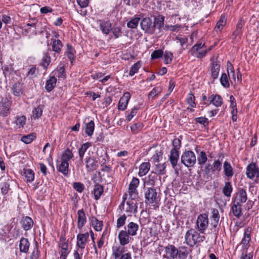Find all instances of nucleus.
<instances>
[{
    "instance_id": "f257e3e1",
    "label": "nucleus",
    "mask_w": 259,
    "mask_h": 259,
    "mask_svg": "<svg viewBox=\"0 0 259 259\" xmlns=\"http://www.w3.org/2000/svg\"><path fill=\"white\" fill-rule=\"evenodd\" d=\"M164 249L165 254L163 255V257L167 259H175L177 257L179 259H186L188 254L185 246H180L177 248L174 245L168 244L164 247Z\"/></svg>"
},
{
    "instance_id": "f03ea898",
    "label": "nucleus",
    "mask_w": 259,
    "mask_h": 259,
    "mask_svg": "<svg viewBox=\"0 0 259 259\" xmlns=\"http://www.w3.org/2000/svg\"><path fill=\"white\" fill-rule=\"evenodd\" d=\"M185 238L186 244L190 247H193L196 244L203 242L205 239V237L191 229L186 232Z\"/></svg>"
},
{
    "instance_id": "7ed1b4c3",
    "label": "nucleus",
    "mask_w": 259,
    "mask_h": 259,
    "mask_svg": "<svg viewBox=\"0 0 259 259\" xmlns=\"http://www.w3.org/2000/svg\"><path fill=\"white\" fill-rule=\"evenodd\" d=\"M181 162L187 167L193 166L196 162L195 153L191 151L184 152L181 155Z\"/></svg>"
},
{
    "instance_id": "20e7f679",
    "label": "nucleus",
    "mask_w": 259,
    "mask_h": 259,
    "mask_svg": "<svg viewBox=\"0 0 259 259\" xmlns=\"http://www.w3.org/2000/svg\"><path fill=\"white\" fill-rule=\"evenodd\" d=\"M144 189L145 203L150 204L156 202L158 199L156 190L153 187H144Z\"/></svg>"
},
{
    "instance_id": "39448f33",
    "label": "nucleus",
    "mask_w": 259,
    "mask_h": 259,
    "mask_svg": "<svg viewBox=\"0 0 259 259\" xmlns=\"http://www.w3.org/2000/svg\"><path fill=\"white\" fill-rule=\"evenodd\" d=\"M197 229L200 233H204L208 226V218L207 214H201L198 215L197 222Z\"/></svg>"
},
{
    "instance_id": "423d86ee",
    "label": "nucleus",
    "mask_w": 259,
    "mask_h": 259,
    "mask_svg": "<svg viewBox=\"0 0 259 259\" xmlns=\"http://www.w3.org/2000/svg\"><path fill=\"white\" fill-rule=\"evenodd\" d=\"M141 29L149 34H152L154 32V25L151 18L145 17L142 19L140 22Z\"/></svg>"
},
{
    "instance_id": "0eeeda50",
    "label": "nucleus",
    "mask_w": 259,
    "mask_h": 259,
    "mask_svg": "<svg viewBox=\"0 0 259 259\" xmlns=\"http://www.w3.org/2000/svg\"><path fill=\"white\" fill-rule=\"evenodd\" d=\"M139 180L137 178H133L128 186V193L131 199H135L138 196L137 188L139 185Z\"/></svg>"
},
{
    "instance_id": "6e6552de",
    "label": "nucleus",
    "mask_w": 259,
    "mask_h": 259,
    "mask_svg": "<svg viewBox=\"0 0 259 259\" xmlns=\"http://www.w3.org/2000/svg\"><path fill=\"white\" fill-rule=\"evenodd\" d=\"M246 175L250 179L259 177V168L255 163L251 162L247 166Z\"/></svg>"
},
{
    "instance_id": "1a4fd4ad",
    "label": "nucleus",
    "mask_w": 259,
    "mask_h": 259,
    "mask_svg": "<svg viewBox=\"0 0 259 259\" xmlns=\"http://www.w3.org/2000/svg\"><path fill=\"white\" fill-rule=\"evenodd\" d=\"M85 167L88 171L95 170L98 167V161L94 157H87L85 159Z\"/></svg>"
},
{
    "instance_id": "9d476101",
    "label": "nucleus",
    "mask_w": 259,
    "mask_h": 259,
    "mask_svg": "<svg viewBox=\"0 0 259 259\" xmlns=\"http://www.w3.org/2000/svg\"><path fill=\"white\" fill-rule=\"evenodd\" d=\"M59 247L60 248V250L59 251L60 258L66 259L69 253L68 244L66 241L65 239L63 237L60 238Z\"/></svg>"
},
{
    "instance_id": "9b49d317",
    "label": "nucleus",
    "mask_w": 259,
    "mask_h": 259,
    "mask_svg": "<svg viewBox=\"0 0 259 259\" xmlns=\"http://www.w3.org/2000/svg\"><path fill=\"white\" fill-rule=\"evenodd\" d=\"M251 228L248 227L244 231V236L240 243L243 246V250H247L249 246V243L251 240Z\"/></svg>"
},
{
    "instance_id": "f8f14e48",
    "label": "nucleus",
    "mask_w": 259,
    "mask_h": 259,
    "mask_svg": "<svg viewBox=\"0 0 259 259\" xmlns=\"http://www.w3.org/2000/svg\"><path fill=\"white\" fill-rule=\"evenodd\" d=\"M209 103L205 102L203 105L208 106L210 104H212L216 107H219L222 106L223 104V99L219 95H211L208 97Z\"/></svg>"
},
{
    "instance_id": "ddd939ff",
    "label": "nucleus",
    "mask_w": 259,
    "mask_h": 259,
    "mask_svg": "<svg viewBox=\"0 0 259 259\" xmlns=\"http://www.w3.org/2000/svg\"><path fill=\"white\" fill-rule=\"evenodd\" d=\"M179 159V152L176 149H171L170 154L168 156V160L169 161L172 167L174 169L178 168V162Z\"/></svg>"
},
{
    "instance_id": "4468645a",
    "label": "nucleus",
    "mask_w": 259,
    "mask_h": 259,
    "mask_svg": "<svg viewBox=\"0 0 259 259\" xmlns=\"http://www.w3.org/2000/svg\"><path fill=\"white\" fill-rule=\"evenodd\" d=\"M10 108V103L8 99H3L0 102V115L2 116H7Z\"/></svg>"
},
{
    "instance_id": "2eb2a0df",
    "label": "nucleus",
    "mask_w": 259,
    "mask_h": 259,
    "mask_svg": "<svg viewBox=\"0 0 259 259\" xmlns=\"http://www.w3.org/2000/svg\"><path fill=\"white\" fill-rule=\"evenodd\" d=\"M130 236L131 235L126 232V230H124L120 231L118 235V238L120 245L124 246L130 242L131 239Z\"/></svg>"
},
{
    "instance_id": "dca6fc26",
    "label": "nucleus",
    "mask_w": 259,
    "mask_h": 259,
    "mask_svg": "<svg viewBox=\"0 0 259 259\" xmlns=\"http://www.w3.org/2000/svg\"><path fill=\"white\" fill-rule=\"evenodd\" d=\"M98 23L101 31L104 34H109L112 29V24L111 22L108 20H99Z\"/></svg>"
},
{
    "instance_id": "f3484780",
    "label": "nucleus",
    "mask_w": 259,
    "mask_h": 259,
    "mask_svg": "<svg viewBox=\"0 0 259 259\" xmlns=\"http://www.w3.org/2000/svg\"><path fill=\"white\" fill-rule=\"evenodd\" d=\"M89 238V233H79L77 235V245L81 249L85 248L86 243Z\"/></svg>"
},
{
    "instance_id": "a211bd4d",
    "label": "nucleus",
    "mask_w": 259,
    "mask_h": 259,
    "mask_svg": "<svg viewBox=\"0 0 259 259\" xmlns=\"http://www.w3.org/2000/svg\"><path fill=\"white\" fill-rule=\"evenodd\" d=\"M130 98L131 95L130 93H125L123 96L120 99L118 102V109L122 111L124 110L127 107V105Z\"/></svg>"
},
{
    "instance_id": "6ab92c4d",
    "label": "nucleus",
    "mask_w": 259,
    "mask_h": 259,
    "mask_svg": "<svg viewBox=\"0 0 259 259\" xmlns=\"http://www.w3.org/2000/svg\"><path fill=\"white\" fill-rule=\"evenodd\" d=\"M134 200V199H131V200H128L126 202L125 212L128 213V216H131L132 213L136 214L138 211V206L137 204L133 201Z\"/></svg>"
},
{
    "instance_id": "aec40b11",
    "label": "nucleus",
    "mask_w": 259,
    "mask_h": 259,
    "mask_svg": "<svg viewBox=\"0 0 259 259\" xmlns=\"http://www.w3.org/2000/svg\"><path fill=\"white\" fill-rule=\"evenodd\" d=\"M139 229V225L134 222H131L129 223L126 227H124V230L131 235V236H135L137 234V231Z\"/></svg>"
},
{
    "instance_id": "412c9836",
    "label": "nucleus",
    "mask_w": 259,
    "mask_h": 259,
    "mask_svg": "<svg viewBox=\"0 0 259 259\" xmlns=\"http://www.w3.org/2000/svg\"><path fill=\"white\" fill-rule=\"evenodd\" d=\"M87 222L85 213L82 209L77 211V227L81 229Z\"/></svg>"
},
{
    "instance_id": "4be33fe9",
    "label": "nucleus",
    "mask_w": 259,
    "mask_h": 259,
    "mask_svg": "<svg viewBox=\"0 0 259 259\" xmlns=\"http://www.w3.org/2000/svg\"><path fill=\"white\" fill-rule=\"evenodd\" d=\"M223 172L228 179L231 178L234 175L233 168L227 161H225L223 163Z\"/></svg>"
},
{
    "instance_id": "5701e85b",
    "label": "nucleus",
    "mask_w": 259,
    "mask_h": 259,
    "mask_svg": "<svg viewBox=\"0 0 259 259\" xmlns=\"http://www.w3.org/2000/svg\"><path fill=\"white\" fill-rule=\"evenodd\" d=\"M220 65L217 61H213L211 63V74L213 79L218 78L220 72Z\"/></svg>"
},
{
    "instance_id": "b1692460",
    "label": "nucleus",
    "mask_w": 259,
    "mask_h": 259,
    "mask_svg": "<svg viewBox=\"0 0 259 259\" xmlns=\"http://www.w3.org/2000/svg\"><path fill=\"white\" fill-rule=\"evenodd\" d=\"M156 179L157 176L156 175V174L153 171L151 172V173L148 175L147 179H146L144 182V187L145 188V186L147 185L154 188Z\"/></svg>"
},
{
    "instance_id": "393cba45",
    "label": "nucleus",
    "mask_w": 259,
    "mask_h": 259,
    "mask_svg": "<svg viewBox=\"0 0 259 259\" xmlns=\"http://www.w3.org/2000/svg\"><path fill=\"white\" fill-rule=\"evenodd\" d=\"M21 224L24 230L28 231L31 229L33 226V221L29 217H23L21 221Z\"/></svg>"
},
{
    "instance_id": "a878e982",
    "label": "nucleus",
    "mask_w": 259,
    "mask_h": 259,
    "mask_svg": "<svg viewBox=\"0 0 259 259\" xmlns=\"http://www.w3.org/2000/svg\"><path fill=\"white\" fill-rule=\"evenodd\" d=\"M51 46L52 47V51L57 54H60L63 48V44L60 40L56 39V38H52Z\"/></svg>"
},
{
    "instance_id": "bb28decb",
    "label": "nucleus",
    "mask_w": 259,
    "mask_h": 259,
    "mask_svg": "<svg viewBox=\"0 0 259 259\" xmlns=\"http://www.w3.org/2000/svg\"><path fill=\"white\" fill-rule=\"evenodd\" d=\"M30 246V243L28 239L22 238L20 240L19 249L21 252L27 253Z\"/></svg>"
},
{
    "instance_id": "cd10ccee",
    "label": "nucleus",
    "mask_w": 259,
    "mask_h": 259,
    "mask_svg": "<svg viewBox=\"0 0 259 259\" xmlns=\"http://www.w3.org/2000/svg\"><path fill=\"white\" fill-rule=\"evenodd\" d=\"M151 164L149 162L142 163L139 166L138 175L140 177L145 176L149 171Z\"/></svg>"
},
{
    "instance_id": "c85d7f7f",
    "label": "nucleus",
    "mask_w": 259,
    "mask_h": 259,
    "mask_svg": "<svg viewBox=\"0 0 259 259\" xmlns=\"http://www.w3.org/2000/svg\"><path fill=\"white\" fill-rule=\"evenodd\" d=\"M220 220V214L217 209L214 208L212 209L211 216L210 225L213 228H216Z\"/></svg>"
},
{
    "instance_id": "c756f323",
    "label": "nucleus",
    "mask_w": 259,
    "mask_h": 259,
    "mask_svg": "<svg viewBox=\"0 0 259 259\" xmlns=\"http://www.w3.org/2000/svg\"><path fill=\"white\" fill-rule=\"evenodd\" d=\"M57 79L54 76H51L49 79L47 80L45 89L46 90L50 92L52 91L55 88L56 84Z\"/></svg>"
},
{
    "instance_id": "7c9ffc66",
    "label": "nucleus",
    "mask_w": 259,
    "mask_h": 259,
    "mask_svg": "<svg viewBox=\"0 0 259 259\" xmlns=\"http://www.w3.org/2000/svg\"><path fill=\"white\" fill-rule=\"evenodd\" d=\"M164 17L159 15L155 16L154 19L153 25H154V30L157 27L160 30L164 26Z\"/></svg>"
},
{
    "instance_id": "2f4dec72",
    "label": "nucleus",
    "mask_w": 259,
    "mask_h": 259,
    "mask_svg": "<svg viewBox=\"0 0 259 259\" xmlns=\"http://www.w3.org/2000/svg\"><path fill=\"white\" fill-rule=\"evenodd\" d=\"M124 252V248L121 246L116 245L112 247V255L115 259H117L121 256Z\"/></svg>"
},
{
    "instance_id": "473e14b6",
    "label": "nucleus",
    "mask_w": 259,
    "mask_h": 259,
    "mask_svg": "<svg viewBox=\"0 0 259 259\" xmlns=\"http://www.w3.org/2000/svg\"><path fill=\"white\" fill-rule=\"evenodd\" d=\"M234 216L239 218L241 215V205L239 202H234L231 208Z\"/></svg>"
},
{
    "instance_id": "72a5a7b5",
    "label": "nucleus",
    "mask_w": 259,
    "mask_h": 259,
    "mask_svg": "<svg viewBox=\"0 0 259 259\" xmlns=\"http://www.w3.org/2000/svg\"><path fill=\"white\" fill-rule=\"evenodd\" d=\"M73 157V154L72 151L67 148L63 152L61 160L64 162H68V161L72 159Z\"/></svg>"
},
{
    "instance_id": "f704fd0d",
    "label": "nucleus",
    "mask_w": 259,
    "mask_h": 259,
    "mask_svg": "<svg viewBox=\"0 0 259 259\" xmlns=\"http://www.w3.org/2000/svg\"><path fill=\"white\" fill-rule=\"evenodd\" d=\"M92 226L97 231H101L103 227L102 221L98 220L96 218L93 217L91 219Z\"/></svg>"
},
{
    "instance_id": "c9c22d12",
    "label": "nucleus",
    "mask_w": 259,
    "mask_h": 259,
    "mask_svg": "<svg viewBox=\"0 0 259 259\" xmlns=\"http://www.w3.org/2000/svg\"><path fill=\"white\" fill-rule=\"evenodd\" d=\"M237 199L238 201H237V202H239V203H243L246 201L247 199V193L244 189L241 188L239 190Z\"/></svg>"
},
{
    "instance_id": "e433bc0d",
    "label": "nucleus",
    "mask_w": 259,
    "mask_h": 259,
    "mask_svg": "<svg viewBox=\"0 0 259 259\" xmlns=\"http://www.w3.org/2000/svg\"><path fill=\"white\" fill-rule=\"evenodd\" d=\"M233 191V188L229 182H226L225 186L223 188L222 192L225 196L227 197L231 196V193Z\"/></svg>"
},
{
    "instance_id": "4c0bfd02",
    "label": "nucleus",
    "mask_w": 259,
    "mask_h": 259,
    "mask_svg": "<svg viewBox=\"0 0 259 259\" xmlns=\"http://www.w3.org/2000/svg\"><path fill=\"white\" fill-rule=\"evenodd\" d=\"M91 146V143L89 142H86L81 145V147L78 150V154L80 160H82L85 152Z\"/></svg>"
},
{
    "instance_id": "58836bf2",
    "label": "nucleus",
    "mask_w": 259,
    "mask_h": 259,
    "mask_svg": "<svg viewBox=\"0 0 259 259\" xmlns=\"http://www.w3.org/2000/svg\"><path fill=\"white\" fill-rule=\"evenodd\" d=\"M44 109V106L42 105H38L32 111V117L36 119L39 118L42 115Z\"/></svg>"
},
{
    "instance_id": "ea45409f",
    "label": "nucleus",
    "mask_w": 259,
    "mask_h": 259,
    "mask_svg": "<svg viewBox=\"0 0 259 259\" xmlns=\"http://www.w3.org/2000/svg\"><path fill=\"white\" fill-rule=\"evenodd\" d=\"M13 94L16 96H20L23 94L22 85L20 83H16L12 88Z\"/></svg>"
},
{
    "instance_id": "a19ab883",
    "label": "nucleus",
    "mask_w": 259,
    "mask_h": 259,
    "mask_svg": "<svg viewBox=\"0 0 259 259\" xmlns=\"http://www.w3.org/2000/svg\"><path fill=\"white\" fill-rule=\"evenodd\" d=\"M103 192V187L99 184H97L94 189L95 199L98 200Z\"/></svg>"
},
{
    "instance_id": "79ce46f5",
    "label": "nucleus",
    "mask_w": 259,
    "mask_h": 259,
    "mask_svg": "<svg viewBox=\"0 0 259 259\" xmlns=\"http://www.w3.org/2000/svg\"><path fill=\"white\" fill-rule=\"evenodd\" d=\"M69 163L68 162H64L61 161V164L59 165L58 170L63 174L65 176H67L68 174L69 171Z\"/></svg>"
},
{
    "instance_id": "37998d69",
    "label": "nucleus",
    "mask_w": 259,
    "mask_h": 259,
    "mask_svg": "<svg viewBox=\"0 0 259 259\" xmlns=\"http://www.w3.org/2000/svg\"><path fill=\"white\" fill-rule=\"evenodd\" d=\"M95 127V124L93 121L91 120L85 124V133L89 136L93 135Z\"/></svg>"
},
{
    "instance_id": "c03bdc74",
    "label": "nucleus",
    "mask_w": 259,
    "mask_h": 259,
    "mask_svg": "<svg viewBox=\"0 0 259 259\" xmlns=\"http://www.w3.org/2000/svg\"><path fill=\"white\" fill-rule=\"evenodd\" d=\"M207 160V157L206 153L203 151H200L197 158L198 164L202 165L206 163Z\"/></svg>"
},
{
    "instance_id": "a18cd8bd",
    "label": "nucleus",
    "mask_w": 259,
    "mask_h": 259,
    "mask_svg": "<svg viewBox=\"0 0 259 259\" xmlns=\"http://www.w3.org/2000/svg\"><path fill=\"white\" fill-rule=\"evenodd\" d=\"M51 62V57L48 53H44L41 65L46 69Z\"/></svg>"
},
{
    "instance_id": "49530a36",
    "label": "nucleus",
    "mask_w": 259,
    "mask_h": 259,
    "mask_svg": "<svg viewBox=\"0 0 259 259\" xmlns=\"http://www.w3.org/2000/svg\"><path fill=\"white\" fill-rule=\"evenodd\" d=\"M204 172V174L206 175V177L204 176L206 179L208 181L211 180V176L214 172L212 171V169L211 168V167H210V163L207 164L205 166Z\"/></svg>"
},
{
    "instance_id": "de8ad7c7",
    "label": "nucleus",
    "mask_w": 259,
    "mask_h": 259,
    "mask_svg": "<svg viewBox=\"0 0 259 259\" xmlns=\"http://www.w3.org/2000/svg\"><path fill=\"white\" fill-rule=\"evenodd\" d=\"M35 138V134L31 133L22 137L21 140L25 144H29L31 143Z\"/></svg>"
},
{
    "instance_id": "09e8293b",
    "label": "nucleus",
    "mask_w": 259,
    "mask_h": 259,
    "mask_svg": "<svg viewBox=\"0 0 259 259\" xmlns=\"http://www.w3.org/2000/svg\"><path fill=\"white\" fill-rule=\"evenodd\" d=\"M140 18L136 17L131 19L130 21L127 22V26L128 28L134 29L137 28L138 25Z\"/></svg>"
},
{
    "instance_id": "8fccbe9b",
    "label": "nucleus",
    "mask_w": 259,
    "mask_h": 259,
    "mask_svg": "<svg viewBox=\"0 0 259 259\" xmlns=\"http://www.w3.org/2000/svg\"><path fill=\"white\" fill-rule=\"evenodd\" d=\"M24 175L27 182H31L34 179V173L31 169H24Z\"/></svg>"
},
{
    "instance_id": "3c124183",
    "label": "nucleus",
    "mask_w": 259,
    "mask_h": 259,
    "mask_svg": "<svg viewBox=\"0 0 259 259\" xmlns=\"http://www.w3.org/2000/svg\"><path fill=\"white\" fill-rule=\"evenodd\" d=\"M205 47V44L202 42L197 43L195 44L189 51V52L192 55H195L198 51H200L201 49Z\"/></svg>"
},
{
    "instance_id": "603ef678",
    "label": "nucleus",
    "mask_w": 259,
    "mask_h": 259,
    "mask_svg": "<svg viewBox=\"0 0 259 259\" xmlns=\"http://www.w3.org/2000/svg\"><path fill=\"white\" fill-rule=\"evenodd\" d=\"M226 19L224 15H222L218 21L215 29L218 30L219 31H221L223 29L224 26L226 25Z\"/></svg>"
},
{
    "instance_id": "864d4df0",
    "label": "nucleus",
    "mask_w": 259,
    "mask_h": 259,
    "mask_svg": "<svg viewBox=\"0 0 259 259\" xmlns=\"http://www.w3.org/2000/svg\"><path fill=\"white\" fill-rule=\"evenodd\" d=\"M67 56L70 60L71 62L72 63L74 59V54L75 53V51L72 46L69 45H67Z\"/></svg>"
},
{
    "instance_id": "5fc2aeb1",
    "label": "nucleus",
    "mask_w": 259,
    "mask_h": 259,
    "mask_svg": "<svg viewBox=\"0 0 259 259\" xmlns=\"http://www.w3.org/2000/svg\"><path fill=\"white\" fill-rule=\"evenodd\" d=\"M126 219L127 216L125 214L119 216L117 220L116 228L119 229L123 227L125 225Z\"/></svg>"
},
{
    "instance_id": "6e6d98bb",
    "label": "nucleus",
    "mask_w": 259,
    "mask_h": 259,
    "mask_svg": "<svg viewBox=\"0 0 259 259\" xmlns=\"http://www.w3.org/2000/svg\"><path fill=\"white\" fill-rule=\"evenodd\" d=\"M222 162L218 159L215 160L211 166V168L212 169V171L214 172H220L222 169Z\"/></svg>"
},
{
    "instance_id": "4d7b16f0",
    "label": "nucleus",
    "mask_w": 259,
    "mask_h": 259,
    "mask_svg": "<svg viewBox=\"0 0 259 259\" xmlns=\"http://www.w3.org/2000/svg\"><path fill=\"white\" fill-rule=\"evenodd\" d=\"M65 70L64 66L60 67L59 69L54 71L55 75L59 78H65L66 77Z\"/></svg>"
},
{
    "instance_id": "13d9d810",
    "label": "nucleus",
    "mask_w": 259,
    "mask_h": 259,
    "mask_svg": "<svg viewBox=\"0 0 259 259\" xmlns=\"http://www.w3.org/2000/svg\"><path fill=\"white\" fill-rule=\"evenodd\" d=\"M111 31L112 32L115 38H117L121 36L122 33L121 31V27L119 26H116L112 27Z\"/></svg>"
},
{
    "instance_id": "bf43d9fd",
    "label": "nucleus",
    "mask_w": 259,
    "mask_h": 259,
    "mask_svg": "<svg viewBox=\"0 0 259 259\" xmlns=\"http://www.w3.org/2000/svg\"><path fill=\"white\" fill-rule=\"evenodd\" d=\"M164 56V61L165 64H169L171 63L173 58V54L169 51H165L163 54Z\"/></svg>"
},
{
    "instance_id": "052dcab7",
    "label": "nucleus",
    "mask_w": 259,
    "mask_h": 259,
    "mask_svg": "<svg viewBox=\"0 0 259 259\" xmlns=\"http://www.w3.org/2000/svg\"><path fill=\"white\" fill-rule=\"evenodd\" d=\"M130 127L133 133H137L143 128V124L141 122H139L132 125Z\"/></svg>"
},
{
    "instance_id": "680f3d73",
    "label": "nucleus",
    "mask_w": 259,
    "mask_h": 259,
    "mask_svg": "<svg viewBox=\"0 0 259 259\" xmlns=\"http://www.w3.org/2000/svg\"><path fill=\"white\" fill-rule=\"evenodd\" d=\"M166 163L157 164L156 165L155 170L159 175H164L165 172Z\"/></svg>"
},
{
    "instance_id": "e2e57ef3",
    "label": "nucleus",
    "mask_w": 259,
    "mask_h": 259,
    "mask_svg": "<svg viewBox=\"0 0 259 259\" xmlns=\"http://www.w3.org/2000/svg\"><path fill=\"white\" fill-rule=\"evenodd\" d=\"M220 82L221 84L225 88H229L230 86L229 82L228 80V76L226 73H224L222 74Z\"/></svg>"
},
{
    "instance_id": "0e129e2a",
    "label": "nucleus",
    "mask_w": 259,
    "mask_h": 259,
    "mask_svg": "<svg viewBox=\"0 0 259 259\" xmlns=\"http://www.w3.org/2000/svg\"><path fill=\"white\" fill-rule=\"evenodd\" d=\"M195 96L191 93H189L187 97V103L192 108L196 107V103L195 102Z\"/></svg>"
},
{
    "instance_id": "69168bd1",
    "label": "nucleus",
    "mask_w": 259,
    "mask_h": 259,
    "mask_svg": "<svg viewBox=\"0 0 259 259\" xmlns=\"http://www.w3.org/2000/svg\"><path fill=\"white\" fill-rule=\"evenodd\" d=\"M163 54V52L161 49H158L154 51L151 55V60H155L161 58Z\"/></svg>"
},
{
    "instance_id": "338daca9",
    "label": "nucleus",
    "mask_w": 259,
    "mask_h": 259,
    "mask_svg": "<svg viewBox=\"0 0 259 259\" xmlns=\"http://www.w3.org/2000/svg\"><path fill=\"white\" fill-rule=\"evenodd\" d=\"M15 123L19 128L23 127L26 123V117L25 116L17 117Z\"/></svg>"
},
{
    "instance_id": "774afa93",
    "label": "nucleus",
    "mask_w": 259,
    "mask_h": 259,
    "mask_svg": "<svg viewBox=\"0 0 259 259\" xmlns=\"http://www.w3.org/2000/svg\"><path fill=\"white\" fill-rule=\"evenodd\" d=\"M141 66L140 62H138L135 63L131 67L129 75L131 76H133L136 73H137Z\"/></svg>"
}]
</instances>
